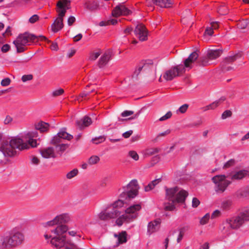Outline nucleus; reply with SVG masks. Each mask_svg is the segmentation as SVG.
<instances>
[{"instance_id": "f257e3e1", "label": "nucleus", "mask_w": 249, "mask_h": 249, "mask_svg": "<svg viewBox=\"0 0 249 249\" xmlns=\"http://www.w3.org/2000/svg\"><path fill=\"white\" fill-rule=\"evenodd\" d=\"M36 137L37 133L36 131L28 132L26 135L25 138L27 143L23 142V139L18 136L12 137L9 141L7 139L2 143H0V151L5 157H14L17 154L16 149L22 150L28 149L30 146L36 147L38 143L34 138Z\"/></svg>"}, {"instance_id": "f03ea898", "label": "nucleus", "mask_w": 249, "mask_h": 249, "mask_svg": "<svg viewBox=\"0 0 249 249\" xmlns=\"http://www.w3.org/2000/svg\"><path fill=\"white\" fill-rule=\"evenodd\" d=\"M24 239L21 228L17 226L0 235V249H13L19 246Z\"/></svg>"}, {"instance_id": "7ed1b4c3", "label": "nucleus", "mask_w": 249, "mask_h": 249, "mask_svg": "<svg viewBox=\"0 0 249 249\" xmlns=\"http://www.w3.org/2000/svg\"><path fill=\"white\" fill-rule=\"evenodd\" d=\"M67 231L68 228L67 226H57L54 229L51 230V232L56 235L55 236L52 237L45 234L44 237L47 242H50L52 246L57 249H62L72 243L66 235H62Z\"/></svg>"}, {"instance_id": "20e7f679", "label": "nucleus", "mask_w": 249, "mask_h": 249, "mask_svg": "<svg viewBox=\"0 0 249 249\" xmlns=\"http://www.w3.org/2000/svg\"><path fill=\"white\" fill-rule=\"evenodd\" d=\"M198 54L196 52L192 53L183 62V65L180 64L166 71L163 75L166 81H171L176 77L184 73L186 70H190L193 67V64L197 59Z\"/></svg>"}, {"instance_id": "39448f33", "label": "nucleus", "mask_w": 249, "mask_h": 249, "mask_svg": "<svg viewBox=\"0 0 249 249\" xmlns=\"http://www.w3.org/2000/svg\"><path fill=\"white\" fill-rule=\"evenodd\" d=\"M70 1L69 0H59L56 4V12L57 18L52 24V31L57 32L62 29L64 26L63 17L65 16L67 10L70 9Z\"/></svg>"}, {"instance_id": "423d86ee", "label": "nucleus", "mask_w": 249, "mask_h": 249, "mask_svg": "<svg viewBox=\"0 0 249 249\" xmlns=\"http://www.w3.org/2000/svg\"><path fill=\"white\" fill-rule=\"evenodd\" d=\"M124 200L121 199H118L102 211L98 215L99 218L102 220H107L119 217L121 215L118 209L124 207Z\"/></svg>"}, {"instance_id": "0eeeda50", "label": "nucleus", "mask_w": 249, "mask_h": 249, "mask_svg": "<svg viewBox=\"0 0 249 249\" xmlns=\"http://www.w3.org/2000/svg\"><path fill=\"white\" fill-rule=\"evenodd\" d=\"M139 204L130 206L125 210V213L122 214L116 220V224L122 226L124 223H129L134 220L138 216V212L141 209Z\"/></svg>"}, {"instance_id": "6e6552de", "label": "nucleus", "mask_w": 249, "mask_h": 249, "mask_svg": "<svg viewBox=\"0 0 249 249\" xmlns=\"http://www.w3.org/2000/svg\"><path fill=\"white\" fill-rule=\"evenodd\" d=\"M40 38L41 40H47L43 36H36L34 35L24 34L19 35L16 40L13 41V44L17 48L18 53H22L24 51V46L28 45L30 42H34Z\"/></svg>"}, {"instance_id": "1a4fd4ad", "label": "nucleus", "mask_w": 249, "mask_h": 249, "mask_svg": "<svg viewBox=\"0 0 249 249\" xmlns=\"http://www.w3.org/2000/svg\"><path fill=\"white\" fill-rule=\"evenodd\" d=\"M164 188L166 192V198L168 200L183 202L188 195L187 191L184 190H179V188L178 187L168 188L165 186Z\"/></svg>"}, {"instance_id": "9d476101", "label": "nucleus", "mask_w": 249, "mask_h": 249, "mask_svg": "<svg viewBox=\"0 0 249 249\" xmlns=\"http://www.w3.org/2000/svg\"><path fill=\"white\" fill-rule=\"evenodd\" d=\"M228 176L225 175H216L212 178V181L214 183V190L217 193H222L227 189L231 182L227 179Z\"/></svg>"}, {"instance_id": "9b49d317", "label": "nucleus", "mask_w": 249, "mask_h": 249, "mask_svg": "<svg viewBox=\"0 0 249 249\" xmlns=\"http://www.w3.org/2000/svg\"><path fill=\"white\" fill-rule=\"evenodd\" d=\"M244 222L240 215L227 219L223 223L222 230L225 233H228L230 229H237L240 228Z\"/></svg>"}, {"instance_id": "f8f14e48", "label": "nucleus", "mask_w": 249, "mask_h": 249, "mask_svg": "<svg viewBox=\"0 0 249 249\" xmlns=\"http://www.w3.org/2000/svg\"><path fill=\"white\" fill-rule=\"evenodd\" d=\"M139 189L138 181L136 179L132 180L126 187L124 188V191L120 195L121 199L133 198L135 197Z\"/></svg>"}, {"instance_id": "ddd939ff", "label": "nucleus", "mask_w": 249, "mask_h": 249, "mask_svg": "<svg viewBox=\"0 0 249 249\" xmlns=\"http://www.w3.org/2000/svg\"><path fill=\"white\" fill-rule=\"evenodd\" d=\"M70 217L68 213H62L56 216L53 220L46 223L45 226H52L55 225L57 226L64 225L63 223L68 222Z\"/></svg>"}, {"instance_id": "4468645a", "label": "nucleus", "mask_w": 249, "mask_h": 249, "mask_svg": "<svg viewBox=\"0 0 249 249\" xmlns=\"http://www.w3.org/2000/svg\"><path fill=\"white\" fill-rule=\"evenodd\" d=\"M134 33L136 37L141 41L147 39L148 31L145 27L142 24H138L135 30Z\"/></svg>"}, {"instance_id": "2eb2a0df", "label": "nucleus", "mask_w": 249, "mask_h": 249, "mask_svg": "<svg viewBox=\"0 0 249 249\" xmlns=\"http://www.w3.org/2000/svg\"><path fill=\"white\" fill-rule=\"evenodd\" d=\"M131 11L123 3L117 5L112 12V15L115 17L121 16H127L131 14Z\"/></svg>"}, {"instance_id": "dca6fc26", "label": "nucleus", "mask_w": 249, "mask_h": 249, "mask_svg": "<svg viewBox=\"0 0 249 249\" xmlns=\"http://www.w3.org/2000/svg\"><path fill=\"white\" fill-rule=\"evenodd\" d=\"M73 138L71 135L69 134L66 131V128H62L52 140L51 142L53 144H56L61 142L62 139L70 140Z\"/></svg>"}, {"instance_id": "f3484780", "label": "nucleus", "mask_w": 249, "mask_h": 249, "mask_svg": "<svg viewBox=\"0 0 249 249\" xmlns=\"http://www.w3.org/2000/svg\"><path fill=\"white\" fill-rule=\"evenodd\" d=\"M241 57V54L240 53H236L233 55L229 56L226 57L222 63V71H229L233 69L231 66H227L226 65L234 62L237 59Z\"/></svg>"}, {"instance_id": "a211bd4d", "label": "nucleus", "mask_w": 249, "mask_h": 249, "mask_svg": "<svg viewBox=\"0 0 249 249\" xmlns=\"http://www.w3.org/2000/svg\"><path fill=\"white\" fill-rule=\"evenodd\" d=\"M160 223L161 220L159 218L149 222L147 225V234L150 235L157 231L160 228Z\"/></svg>"}, {"instance_id": "6ab92c4d", "label": "nucleus", "mask_w": 249, "mask_h": 249, "mask_svg": "<svg viewBox=\"0 0 249 249\" xmlns=\"http://www.w3.org/2000/svg\"><path fill=\"white\" fill-rule=\"evenodd\" d=\"M248 170H241L238 171L232 172L228 178L232 180H239L243 178L247 175H249Z\"/></svg>"}, {"instance_id": "aec40b11", "label": "nucleus", "mask_w": 249, "mask_h": 249, "mask_svg": "<svg viewBox=\"0 0 249 249\" xmlns=\"http://www.w3.org/2000/svg\"><path fill=\"white\" fill-rule=\"evenodd\" d=\"M40 153L41 156L46 159L53 158L56 157L55 150L52 147L44 148L40 150Z\"/></svg>"}, {"instance_id": "412c9836", "label": "nucleus", "mask_w": 249, "mask_h": 249, "mask_svg": "<svg viewBox=\"0 0 249 249\" xmlns=\"http://www.w3.org/2000/svg\"><path fill=\"white\" fill-rule=\"evenodd\" d=\"M76 124L79 128L82 129L92 124V120L90 117L85 116L81 120H77Z\"/></svg>"}, {"instance_id": "4be33fe9", "label": "nucleus", "mask_w": 249, "mask_h": 249, "mask_svg": "<svg viewBox=\"0 0 249 249\" xmlns=\"http://www.w3.org/2000/svg\"><path fill=\"white\" fill-rule=\"evenodd\" d=\"M111 57V53L109 51L106 52L100 58L98 61V65L100 68L105 66Z\"/></svg>"}, {"instance_id": "5701e85b", "label": "nucleus", "mask_w": 249, "mask_h": 249, "mask_svg": "<svg viewBox=\"0 0 249 249\" xmlns=\"http://www.w3.org/2000/svg\"><path fill=\"white\" fill-rule=\"evenodd\" d=\"M127 233L125 231H123L118 234H115L114 236L117 238V246L127 242Z\"/></svg>"}, {"instance_id": "b1692460", "label": "nucleus", "mask_w": 249, "mask_h": 249, "mask_svg": "<svg viewBox=\"0 0 249 249\" xmlns=\"http://www.w3.org/2000/svg\"><path fill=\"white\" fill-rule=\"evenodd\" d=\"M226 98L224 97H222L217 100L215 101L212 104L206 106L204 107V110L206 111L210 109H214L216 108L220 104L225 100Z\"/></svg>"}, {"instance_id": "393cba45", "label": "nucleus", "mask_w": 249, "mask_h": 249, "mask_svg": "<svg viewBox=\"0 0 249 249\" xmlns=\"http://www.w3.org/2000/svg\"><path fill=\"white\" fill-rule=\"evenodd\" d=\"M222 51L220 50H211L207 53V57L210 60L215 59L220 56Z\"/></svg>"}, {"instance_id": "a878e982", "label": "nucleus", "mask_w": 249, "mask_h": 249, "mask_svg": "<svg viewBox=\"0 0 249 249\" xmlns=\"http://www.w3.org/2000/svg\"><path fill=\"white\" fill-rule=\"evenodd\" d=\"M152 1L161 7H169L172 4L171 0H152Z\"/></svg>"}, {"instance_id": "bb28decb", "label": "nucleus", "mask_w": 249, "mask_h": 249, "mask_svg": "<svg viewBox=\"0 0 249 249\" xmlns=\"http://www.w3.org/2000/svg\"><path fill=\"white\" fill-rule=\"evenodd\" d=\"M149 66L144 63V62H141L137 67L135 71L134 72V75L137 76L141 71H145L148 69Z\"/></svg>"}, {"instance_id": "cd10ccee", "label": "nucleus", "mask_w": 249, "mask_h": 249, "mask_svg": "<svg viewBox=\"0 0 249 249\" xmlns=\"http://www.w3.org/2000/svg\"><path fill=\"white\" fill-rule=\"evenodd\" d=\"M49 126L50 125L48 123L41 121L36 124L35 127L36 130L44 132L48 130Z\"/></svg>"}, {"instance_id": "c85d7f7f", "label": "nucleus", "mask_w": 249, "mask_h": 249, "mask_svg": "<svg viewBox=\"0 0 249 249\" xmlns=\"http://www.w3.org/2000/svg\"><path fill=\"white\" fill-rule=\"evenodd\" d=\"M86 8L90 11H94L98 9L99 4L95 1H89L86 2L85 4Z\"/></svg>"}, {"instance_id": "c756f323", "label": "nucleus", "mask_w": 249, "mask_h": 249, "mask_svg": "<svg viewBox=\"0 0 249 249\" xmlns=\"http://www.w3.org/2000/svg\"><path fill=\"white\" fill-rule=\"evenodd\" d=\"M232 200L230 199H225L223 200L220 205V208L223 210H229L232 205Z\"/></svg>"}, {"instance_id": "7c9ffc66", "label": "nucleus", "mask_w": 249, "mask_h": 249, "mask_svg": "<svg viewBox=\"0 0 249 249\" xmlns=\"http://www.w3.org/2000/svg\"><path fill=\"white\" fill-rule=\"evenodd\" d=\"M239 214L243 220L244 222L249 221V208H244Z\"/></svg>"}, {"instance_id": "2f4dec72", "label": "nucleus", "mask_w": 249, "mask_h": 249, "mask_svg": "<svg viewBox=\"0 0 249 249\" xmlns=\"http://www.w3.org/2000/svg\"><path fill=\"white\" fill-rule=\"evenodd\" d=\"M169 202L164 203V209L166 211H172L175 209V204L178 203L176 201L169 200Z\"/></svg>"}, {"instance_id": "473e14b6", "label": "nucleus", "mask_w": 249, "mask_h": 249, "mask_svg": "<svg viewBox=\"0 0 249 249\" xmlns=\"http://www.w3.org/2000/svg\"><path fill=\"white\" fill-rule=\"evenodd\" d=\"M160 181V179H155L150 182L147 185L145 186L144 190L145 192H148L152 190L156 185H157Z\"/></svg>"}, {"instance_id": "72a5a7b5", "label": "nucleus", "mask_w": 249, "mask_h": 249, "mask_svg": "<svg viewBox=\"0 0 249 249\" xmlns=\"http://www.w3.org/2000/svg\"><path fill=\"white\" fill-rule=\"evenodd\" d=\"M188 229L187 226H184L178 230V235L177 239V242L179 243L182 239L185 232Z\"/></svg>"}, {"instance_id": "f704fd0d", "label": "nucleus", "mask_w": 249, "mask_h": 249, "mask_svg": "<svg viewBox=\"0 0 249 249\" xmlns=\"http://www.w3.org/2000/svg\"><path fill=\"white\" fill-rule=\"evenodd\" d=\"M68 145L66 144H59L55 146V151L58 154L61 155L67 148Z\"/></svg>"}, {"instance_id": "c9c22d12", "label": "nucleus", "mask_w": 249, "mask_h": 249, "mask_svg": "<svg viewBox=\"0 0 249 249\" xmlns=\"http://www.w3.org/2000/svg\"><path fill=\"white\" fill-rule=\"evenodd\" d=\"M101 53V50H98L97 52H91L89 53V59L91 61L95 60L99 56Z\"/></svg>"}, {"instance_id": "e433bc0d", "label": "nucleus", "mask_w": 249, "mask_h": 249, "mask_svg": "<svg viewBox=\"0 0 249 249\" xmlns=\"http://www.w3.org/2000/svg\"><path fill=\"white\" fill-rule=\"evenodd\" d=\"M238 196L241 197H247L249 196V189L245 188L240 190L238 192Z\"/></svg>"}, {"instance_id": "4c0bfd02", "label": "nucleus", "mask_w": 249, "mask_h": 249, "mask_svg": "<svg viewBox=\"0 0 249 249\" xmlns=\"http://www.w3.org/2000/svg\"><path fill=\"white\" fill-rule=\"evenodd\" d=\"M100 160V158L95 155L90 157L88 160V163L90 165L96 164Z\"/></svg>"}, {"instance_id": "58836bf2", "label": "nucleus", "mask_w": 249, "mask_h": 249, "mask_svg": "<svg viewBox=\"0 0 249 249\" xmlns=\"http://www.w3.org/2000/svg\"><path fill=\"white\" fill-rule=\"evenodd\" d=\"M78 173V170L77 169L75 168L72 170L71 171L69 172L66 175V177L68 179H70L76 176Z\"/></svg>"}, {"instance_id": "ea45409f", "label": "nucleus", "mask_w": 249, "mask_h": 249, "mask_svg": "<svg viewBox=\"0 0 249 249\" xmlns=\"http://www.w3.org/2000/svg\"><path fill=\"white\" fill-rule=\"evenodd\" d=\"M106 140V138L104 136H100L97 137H95L92 139V142L93 143L98 144L101 142H104Z\"/></svg>"}, {"instance_id": "a19ab883", "label": "nucleus", "mask_w": 249, "mask_h": 249, "mask_svg": "<svg viewBox=\"0 0 249 249\" xmlns=\"http://www.w3.org/2000/svg\"><path fill=\"white\" fill-rule=\"evenodd\" d=\"M160 151L158 148H150L146 150L145 154L148 156H151L156 153H158Z\"/></svg>"}, {"instance_id": "79ce46f5", "label": "nucleus", "mask_w": 249, "mask_h": 249, "mask_svg": "<svg viewBox=\"0 0 249 249\" xmlns=\"http://www.w3.org/2000/svg\"><path fill=\"white\" fill-rule=\"evenodd\" d=\"M64 92V89L61 88H59L58 89L54 90L52 93V95L53 97H57L63 94Z\"/></svg>"}, {"instance_id": "37998d69", "label": "nucleus", "mask_w": 249, "mask_h": 249, "mask_svg": "<svg viewBox=\"0 0 249 249\" xmlns=\"http://www.w3.org/2000/svg\"><path fill=\"white\" fill-rule=\"evenodd\" d=\"M189 107V105L187 104H185L180 106L179 108L177 110V113H184L187 110Z\"/></svg>"}, {"instance_id": "c03bdc74", "label": "nucleus", "mask_w": 249, "mask_h": 249, "mask_svg": "<svg viewBox=\"0 0 249 249\" xmlns=\"http://www.w3.org/2000/svg\"><path fill=\"white\" fill-rule=\"evenodd\" d=\"M128 156L136 161L138 160L139 159L138 154L135 151H130L128 152Z\"/></svg>"}, {"instance_id": "a18cd8bd", "label": "nucleus", "mask_w": 249, "mask_h": 249, "mask_svg": "<svg viewBox=\"0 0 249 249\" xmlns=\"http://www.w3.org/2000/svg\"><path fill=\"white\" fill-rule=\"evenodd\" d=\"M210 217V214L206 213L200 220V223L201 225H205L207 223L209 218Z\"/></svg>"}, {"instance_id": "49530a36", "label": "nucleus", "mask_w": 249, "mask_h": 249, "mask_svg": "<svg viewBox=\"0 0 249 249\" xmlns=\"http://www.w3.org/2000/svg\"><path fill=\"white\" fill-rule=\"evenodd\" d=\"M232 115V112L230 110H226L223 112L221 115V118L223 120L228 117H230Z\"/></svg>"}, {"instance_id": "de8ad7c7", "label": "nucleus", "mask_w": 249, "mask_h": 249, "mask_svg": "<svg viewBox=\"0 0 249 249\" xmlns=\"http://www.w3.org/2000/svg\"><path fill=\"white\" fill-rule=\"evenodd\" d=\"M221 214V211L219 210H216L214 211H213V213H212L211 218L212 219H214L220 216Z\"/></svg>"}, {"instance_id": "09e8293b", "label": "nucleus", "mask_w": 249, "mask_h": 249, "mask_svg": "<svg viewBox=\"0 0 249 249\" xmlns=\"http://www.w3.org/2000/svg\"><path fill=\"white\" fill-rule=\"evenodd\" d=\"M172 112L170 111H169L167 112L166 113V114H165L164 115H163V116L160 117L159 119V121H163L166 120L168 119L169 118H171V117L172 116Z\"/></svg>"}, {"instance_id": "8fccbe9b", "label": "nucleus", "mask_w": 249, "mask_h": 249, "mask_svg": "<svg viewBox=\"0 0 249 249\" xmlns=\"http://www.w3.org/2000/svg\"><path fill=\"white\" fill-rule=\"evenodd\" d=\"M33 78L32 74L24 75L21 77V80L23 82H25L27 81L31 80Z\"/></svg>"}, {"instance_id": "3c124183", "label": "nucleus", "mask_w": 249, "mask_h": 249, "mask_svg": "<svg viewBox=\"0 0 249 249\" xmlns=\"http://www.w3.org/2000/svg\"><path fill=\"white\" fill-rule=\"evenodd\" d=\"M213 34V27L211 26L208 27L205 31V35H208L209 36H211Z\"/></svg>"}, {"instance_id": "603ef678", "label": "nucleus", "mask_w": 249, "mask_h": 249, "mask_svg": "<svg viewBox=\"0 0 249 249\" xmlns=\"http://www.w3.org/2000/svg\"><path fill=\"white\" fill-rule=\"evenodd\" d=\"M235 163V160L233 159H231L226 162L224 165V168H228L233 165Z\"/></svg>"}, {"instance_id": "864d4df0", "label": "nucleus", "mask_w": 249, "mask_h": 249, "mask_svg": "<svg viewBox=\"0 0 249 249\" xmlns=\"http://www.w3.org/2000/svg\"><path fill=\"white\" fill-rule=\"evenodd\" d=\"M11 82V80L9 78H5L2 80L1 85L2 86L5 87L8 86Z\"/></svg>"}, {"instance_id": "5fc2aeb1", "label": "nucleus", "mask_w": 249, "mask_h": 249, "mask_svg": "<svg viewBox=\"0 0 249 249\" xmlns=\"http://www.w3.org/2000/svg\"><path fill=\"white\" fill-rule=\"evenodd\" d=\"M200 204L199 200L196 197H194L192 200V207L194 208L197 207Z\"/></svg>"}, {"instance_id": "6e6d98bb", "label": "nucleus", "mask_w": 249, "mask_h": 249, "mask_svg": "<svg viewBox=\"0 0 249 249\" xmlns=\"http://www.w3.org/2000/svg\"><path fill=\"white\" fill-rule=\"evenodd\" d=\"M134 113L133 111L125 110L121 113V116L123 117H125L132 115Z\"/></svg>"}, {"instance_id": "4d7b16f0", "label": "nucleus", "mask_w": 249, "mask_h": 249, "mask_svg": "<svg viewBox=\"0 0 249 249\" xmlns=\"http://www.w3.org/2000/svg\"><path fill=\"white\" fill-rule=\"evenodd\" d=\"M39 17L37 15H34L29 19V22L31 23H34L38 20Z\"/></svg>"}, {"instance_id": "13d9d810", "label": "nucleus", "mask_w": 249, "mask_h": 249, "mask_svg": "<svg viewBox=\"0 0 249 249\" xmlns=\"http://www.w3.org/2000/svg\"><path fill=\"white\" fill-rule=\"evenodd\" d=\"M76 19L74 17L71 16L68 19V24L69 26H71L75 21Z\"/></svg>"}, {"instance_id": "bf43d9fd", "label": "nucleus", "mask_w": 249, "mask_h": 249, "mask_svg": "<svg viewBox=\"0 0 249 249\" xmlns=\"http://www.w3.org/2000/svg\"><path fill=\"white\" fill-rule=\"evenodd\" d=\"M12 118L9 115H7L6 116L3 123L5 124H9L12 122Z\"/></svg>"}, {"instance_id": "052dcab7", "label": "nucleus", "mask_w": 249, "mask_h": 249, "mask_svg": "<svg viewBox=\"0 0 249 249\" xmlns=\"http://www.w3.org/2000/svg\"><path fill=\"white\" fill-rule=\"evenodd\" d=\"M170 132H171L170 130L168 129L163 132L160 133L157 135L156 139H158L160 137L165 136L166 135L170 134Z\"/></svg>"}, {"instance_id": "680f3d73", "label": "nucleus", "mask_w": 249, "mask_h": 249, "mask_svg": "<svg viewBox=\"0 0 249 249\" xmlns=\"http://www.w3.org/2000/svg\"><path fill=\"white\" fill-rule=\"evenodd\" d=\"M31 163L34 165H37L39 164L40 161L36 157H33L31 159Z\"/></svg>"}, {"instance_id": "e2e57ef3", "label": "nucleus", "mask_w": 249, "mask_h": 249, "mask_svg": "<svg viewBox=\"0 0 249 249\" xmlns=\"http://www.w3.org/2000/svg\"><path fill=\"white\" fill-rule=\"evenodd\" d=\"M10 48V46L9 45L6 44L2 46L1 47V51L3 53H6L8 52Z\"/></svg>"}, {"instance_id": "0e129e2a", "label": "nucleus", "mask_w": 249, "mask_h": 249, "mask_svg": "<svg viewBox=\"0 0 249 249\" xmlns=\"http://www.w3.org/2000/svg\"><path fill=\"white\" fill-rule=\"evenodd\" d=\"M211 27H213V30H216L218 28L219 23L217 21H213L211 23Z\"/></svg>"}, {"instance_id": "69168bd1", "label": "nucleus", "mask_w": 249, "mask_h": 249, "mask_svg": "<svg viewBox=\"0 0 249 249\" xmlns=\"http://www.w3.org/2000/svg\"><path fill=\"white\" fill-rule=\"evenodd\" d=\"M133 133L132 130H129L127 131L123 134V136L124 138H129Z\"/></svg>"}, {"instance_id": "338daca9", "label": "nucleus", "mask_w": 249, "mask_h": 249, "mask_svg": "<svg viewBox=\"0 0 249 249\" xmlns=\"http://www.w3.org/2000/svg\"><path fill=\"white\" fill-rule=\"evenodd\" d=\"M247 26V23L246 21H242L238 24V27L241 29H245Z\"/></svg>"}, {"instance_id": "774afa93", "label": "nucleus", "mask_w": 249, "mask_h": 249, "mask_svg": "<svg viewBox=\"0 0 249 249\" xmlns=\"http://www.w3.org/2000/svg\"><path fill=\"white\" fill-rule=\"evenodd\" d=\"M82 36H83L81 34H78L74 37V41L77 42L79 41L82 38Z\"/></svg>"}]
</instances>
